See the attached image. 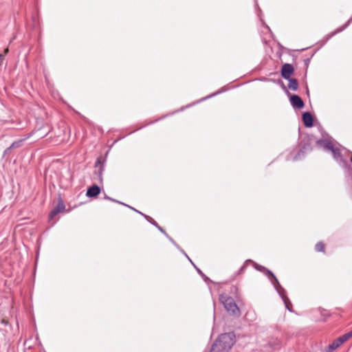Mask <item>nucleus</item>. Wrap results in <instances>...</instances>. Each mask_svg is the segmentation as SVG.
<instances>
[{
    "label": "nucleus",
    "mask_w": 352,
    "mask_h": 352,
    "mask_svg": "<svg viewBox=\"0 0 352 352\" xmlns=\"http://www.w3.org/2000/svg\"><path fill=\"white\" fill-rule=\"evenodd\" d=\"M311 150L310 144L309 143H305L302 146V148L299 151L298 153L295 156L294 160H297L300 159L301 155H304L305 153L309 152Z\"/></svg>",
    "instance_id": "obj_12"
},
{
    "label": "nucleus",
    "mask_w": 352,
    "mask_h": 352,
    "mask_svg": "<svg viewBox=\"0 0 352 352\" xmlns=\"http://www.w3.org/2000/svg\"><path fill=\"white\" fill-rule=\"evenodd\" d=\"M124 204V206H126V207H129V205H127V204ZM129 208H131V209H132V210H135V208H132V207H131V206H129Z\"/></svg>",
    "instance_id": "obj_27"
},
{
    "label": "nucleus",
    "mask_w": 352,
    "mask_h": 352,
    "mask_svg": "<svg viewBox=\"0 0 352 352\" xmlns=\"http://www.w3.org/2000/svg\"><path fill=\"white\" fill-rule=\"evenodd\" d=\"M254 263H255L254 261H253L251 259H248L245 261V263H243V266L240 268V270H239V274H241L243 272V271L245 270V268L247 267L248 266V263H252L253 265H254Z\"/></svg>",
    "instance_id": "obj_15"
},
{
    "label": "nucleus",
    "mask_w": 352,
    "mask_h": 352,
    "mask_svg": "<svg viewBox=\"0 0 352 352\" xmlns=\"http://www.w3.org/2000/svg\"><path fill=\"white\" fill-rule=\"evenodd\" d=\"M278 293L281 296L283 300L284 301V303L285 305L286 308L289 311H292V309L289 307V305H291V302L288 297L285 295V289L281 286V287H279L276 289Z\"/></svg>",
    "instance_id": "obj_8"
},
{
    "label": "nucleus",
    "mask_w": 352,
    "mask_h": 352,
    "mask_svg": "<svg viewBox=\"0 0 352 352\" xmlns=\"http://www.w3.org/2000/svg\"><path fill=\"white\" fill-rule=\"evenodd\" d=\"M184 254H185V256H186L188 258V256H187V254H186V252H184Z\"/></svg>",
    "instance_id": "obj_36"
},
{
    "label": "nucleus",
    "mask_w": 352,
    "mask_h": 352,
    "mask_svg": "<svg viewBox=\"0 0 352 352\" xmlns=\"http://www.w3.org/2000/svg\"><path fill=\"white\" fill-rule=\"evenodd\" d=\"M289 84L288 87L289 89L296 91L298 89V83L296 79L295 78H289Z\"/></svg>",
    "instance_id": "obj_13"
},
{
    "label": "nucleus",
    "mask_w": 352,
    "mask_h": 352,
    "mask_svg": "<svg viewBox=\"0 0 352 352\" xmlns=\"http://www.w3.org/2000/svg\"><path fill=\"white\" fill-rule=\"evenodd\" d=\"M235 342L233 332L221 334L212 345L210 352H228Z\"/></svg>",
    "instance_id": "obj_2"
},
{
    "label": "nucleus",
    "mask_w": 352,
    "mask_h": 352,
    "mask_svg": "<svg viewBox=\"0 0 352 352\" xmlns=\"http://www.w3.org/2000/svg\"><path fill=\"white\" fill-rule=\"evenodd\" d=\"M218 93H219V92L215 93V94H213L212 95H211V96H208V98L212 97V96H215V95H217Z\"/></svg>",
    "instance_id": "obj_30"
},
{
    "label": "nucleus",
    "mask_w": 352,
    "mask_h": 352,
    "mask_svg": "<svg viewBox=\"0 0 352 352\" xmlns=\"http://www.w3.org/2000/svg\"><path fill=\"white\" fill-rule=\"evenodd\" d=\"M294 72V67L291 64L285 63L283 65L281 75L285 79H289Z\"/></svg>",
    "instance_id": "obj_4"
},
{
    "label": "nucleus",
    "mask_w": 352,
    "mask_h": 352,
    "mask_svg": "<svg viewBox=\"0 0 352 352\" xmlns=\"http://www.w3.org/2000/svg\"><path fill=\"white\" fill-rule=\"evenodd\" d=\"M351 21H352V17L351 19H349V20L347 21V23L344 25L342 26L341 28H338L335 32H333L331 34V36L343 31L349 25V23Z\"/></svg>",
    "instance_id": "obj_14"
},
{
    "label": "nucleus",
    "mask_w": 352,
    "mask_h": 352,
    "mask_svg": "<svg viewBox=\"0 0 352 352\" xmlns=\"http://www.w3.org/2000/svg\"><path fill=\"white\" fill-rule=\"evenodd\" d=\"M302 118L306 127H311L313 126V117L309 112L303 113Z\"/></svg>",
    "instance_id": "obj_9"
},
{
    "label": "nucleus",
    "mask_w": 352,
    "mask_h": 352,
    "mask_svg": "<svg viewBox=\"0 0 352 352\" xmlns=\"http://www.w3.org/2000/svg\"><path fill=\"white\" fill-rule=\"evenodd\" d=\"M107 199H110V200H111V201H116V202H118V203H119V204H122V203H121V202H120V201H116L115 199H111L110 197H107Z\"/></svg>",
    "instance_id": "obj_24"
},
{
    "label": "nucleus",
    "mask_w": 352,
    "mask_h": 352,
    "mask_svg": "<svg viewBox=\"0 0 352 352\" xmlns=\"http://www.w3.org/2000/svg\"><path fill=\"white\" fill-rule=\"evenodd\" d=\"M188 258L189 259V261H190V263H192V261L191 259H190L189 258Z\"/></svg>",
    "instance_id": "obj_32"
},
{
    "label": "nucleus",
    "mask_w": 352,
    "mask_h": 352,
    "mask_svg": "<svg viewBox=\"0 0 352 352\" xmlns=\"http://www.w3.org/2000/svg\"><path fill=\"white\" fill-rule=\"evenodd\" d=\"M135 211H136L137 212H138V213L141 214L142 215H143L148 221H151L152 223H153L155 226H156L158 228V229L162 232V229L160 226H157L156 222L152 218H151L150 217H148V216L142 213L141 212H140V211H138L137 210H135Z\"/></svg>",
    "instance_id": "obj_16"
},
{
    "label": "nucleus",
    "mask_w": 352,
    "mask_h": 352,
    "mask_svg": "<svg viewBox=\"0 0 352 352\" xmlns=\"http://www.w3.org/2000/svg\"><path fill=\"white\" fill-rule=\"evenodd\" d=\"M3 59V56L2 54H0V61Z\"/></svg>",
    "instance_id": "obj_29"
},
{
    "label": "nucleus",
    "mask_w": 352,
    "mask_h": 352,
    "mask_svg": "<svg viewBox=\"0 0 352 352\" xmlns=\"http://www.w3.org/2000/svg\"><path fill=\"white\" fill-rule=\"evenodd\" d=\"M220 300L223 303L225 309L230 314L237 316H239V309L232 298L226 297L221 295L220 296Z\"/></svg>",
    "instance_id": "obj_3"
},
{
    "label": "nucleus",
    "mask_w": 352,
    "mask_h": 352,
    "mask_svg": "<svg viewBox=\"0 0 352 352\" xmlns=\"http://www.w3.org/2000/svg\"><path fill=\"white\" fill-rule=\"evenodd\" d=\"M100 192V188L97 185H94L87 189L86 195L89 197H95Z\"/></svg>",
    "instance_id": "obj_10"
},
{
    "label": "nucleus",
    "mask_w": 352,
    "mask_h": 352,
    "mask_svg": "<svg viewBox=\"0 0 352 352\" xmlns=\"http://www.w3.org/2000/svg\"><path fill=\"white\" fill-rule=\"evenodd\" d=\"M344 342L347 341L349 339L352 338V330L348 333H344V335L340 336Z\"/></svg>",
    "instance_id": "obj_18"
},
{
    "label": "nucleus",
    "mask_w": 352,
    "mask_h": 352,
    "mask_svg": "<svg viewBox=\"0 0 352 352\" xmlns=\"http://www.w3.org/2000/svg\"><path fill=\"white\" fill-rule=\"evenodd\" d=\"M23 141V140H20L14 142L8 149L10 150V149H12L14 148L20 147L22 144Z\"/></svg>",
    "instance_id": "obj_17"
},
{
    "label": "nucleus",
    "mask_w": 352,
    "mask_h": 352,
    "mask_svg": "<svg viewBox=\"0 0 352 352\" xmlns=\"http://www.w3.org/2000/svg\"><path fill=\"white\" fill-rule=\"evenodd\" d=\"M263 274H265L269 278L272 279L275 277V275L273 274V272L268 269H266Z\"/></svg>",
    "instance_id": "obj_22"
},
{
    "label": "nucleus",
    "mask_w": 352,
    "mask_h": 352,
    "mask_svg": "<svg viewBox=\"0 0 352 352\" xmlns=\"http://www.w3.org/2000/svg\"><path fill=\"white\" fill-rule=\"evenodd\" d=\"M188 258L189 259V261H190V263H192V261L191 259H190L189 258Z\"/></svg>",
    "instance_id": "obj_33"
},
{
    "label": "nucleus",
    "mask_w": 352,
    "mask_h": 352,
    "mask_svg": "<svg viewBox=\"0 0 352 352\" xmlns=\"http://www.w3.org/2000/svg\"><path fill=\"white\" fill-rule=\"evenodd\" d=\"M188 258L189 259V261H190V263H192V261L191 259H190L189 258Z\"/></svg>",
    "instance_id": "obj_34"
},
{
    "label": "nucleus",
    "mask_w": 352,
    "mask_h": 352,
    "mask_svg": "<svg viewBox=\"0 0 352 352\" xmlns=\"http://www.w3.org/2000/svg\"><path fill=\"white\" fill-rule=\"evenodd\" d=\"M254 268H255L256 270H258V271H259V272H263V273H264V272H265V270H266V269H267V268H266V267H265L264 266L260 265L257 264L256 263H254Z\"/></svg>",
    "instance_id": "obj_19"
},
{
    "label": "nucleus",
    "mask_w": 352,
    "mask_h": 352,
    "mask_svg": "<svg viewBox=\"0 0 352 352\" xmlns=\"http://www.w3.org/2000/svg\"><path fill=\"white\" fill-rule=\"evenodd\" d=\"M344 343L340 337H338L333 341L328 346V351L330 352L338 349L341 344Z\"/></svg>",
    "instance_id": "obj_11"
},
{
    "label": "nucleus",
    "mask_w": 352,
    "mask_h": 352,
    "mask_svg": "<svg viewBox=\"0 0 352 352\" xmlns=\"http://www.w3.org/2000/svg\"><path fill=\"white\" fill-rule=\"evenodd\" d=\"M272 283L274 285V286L276 289L279 288V287H281V285L279 283V282H278V279L276 278V276L272 279Z\"/></svg>",
    "instance_id": "obj_21"
},
{
    "label": "nucleus",
    "mask_w": 352,
    "mask_h": 352,
    "mask_svg": "<svg viewBox=\"0 0 352 352\" xmlns=\"http://www.w3.org/2000/svg\"><path fill=\"white\" fill-rule=\"evenodd\" d=\"M124 204V206H126V207H129V205H127V204ZM129 208H131V209H132V210H135V208H132V207H131V206H129Z\"/></svg>",
    "instance_id": "obj_26"
},
{
    "label": "nucleus",
    "mask_w": 352,
    "mask_h": 352,
    "mask_svg": "<svg viewBox=\"0 0 352 352\" xmlns=\"http://www.w3.org/2000/svg\"><path fill=\"white\" fill-rule=\"evenodd\" d=\"M317 144L322 147L327 151H331L334 159L337 162H342L343 165L348 166L350 175V182L352 184V157L350 158L349 163L343 160L340 150L335 147L333 142L329 139H321L316 142Z\"/></svg>",
    "instance_id": "obj_1"
},
{
    "label": "nucleus",
    "mask_w": 352,
    "mask_h": 352,
    "mask_svg": "<svg viewBox=\"0 0 352 352\" xmlns=\"http://www.w3.org/2000/svg\"><path fill=\"white\" fill-rule=\"evenodd\" d=\"M280 342L277 339L270 340L265 346L266 348L265 351L266 352H273L274 350L280 349Z\"/></svg>",
    "instance_id": "obj_5"
},
{
    "label": "nucleus",
    "mask_w": 352,
    "mask_h": 352,
    "mask_svg": "<svg viewBox=\"0 0 352 352\" xmlns=\"http://www.w3.org/2000/svg\"><path fill=\"white\" fill-rule=\"evenodd\" d=\"M124 204V206H126V207H129V205H127V204ZM129 208H131V209H132V210H135V208H132V207H131V206H129Z\"/></svg>",
    "instance_id": "obj_25"
},
{
    "label": "nucleus",
    "mask_w": 352,
    "mask_h": 352,
    "mask_svg": "<svg viewBox=\"0 0 352 352\" xmlns=\"http://www.w3.org/2000/svg\"><path fill=\"white\" fill-rule=\"evenodd\" d=\"M65 206L64 203L62 201H60L57 206L51 211L49 214L50 220H52L54 217L57 215L59 212H63L65 210Z\"/></svg>",
    "instance_id": "obj_6"
},
{
    "label": "nucleus",
    "mask_w": 352,
    "mask_h": 352,
    "mask_svg": "<svg viewBox=\"0 0 352 352\" xmlns=\"http://www.w3.org/2000/svg\"><path fill=\"white\" fill-rule=\"evenodd\" d=\"M290 102L293 107L297 109H302L305 105L302 100L297 95L291 96Z\"/></svg>",
    "instance_id": "obj_7"
},
{
    "label": "nucleus",
    "mask_w": 352,
    "mask_h": 352,
    "mask_svg": "<svg viewBox=\"0 0 352 352\" xmlns=\"http://www.w3.org/2000/svg\"><path fill=\"white\" fill-rule=\"evenodd\" d=\"M100 163V160H98L96 162V166H97Z\"/></svg>",
    "instance_id": "obj_28"
},
{
    "label": "nucleus",
    "mask_w": 352,
    "mask_h": 352,
    "mask_svg": "<svg viewBox=\"0 0 352 352\" xmlns=\"http://www.w3.org/2000/svg\"><path fill=\"white\" fill-rule=\"evenodd\" d=\"M315 250L317 252H324V243H316V245L315 246Z\"/></svg>",
    "instance_id": "obj_20"
},
{
    "label": "nucleus",
    "mask_w": 352,
    "mask_h": 352,
    "mask_svg": "<svg viewBox=\"0 0 352 352\" xmlns=\"http://www.w3.org/2000/svg\"><path fill=\"white\" fill-rule=\"evenodd\" d=\"M184 254H185V256H186L188 258V256H187V254H186V252H184Z\"/></svg>",
    "instance_id": "obj_35"
},
{
    "label": "nucleus",
    "mask_w": 352,
    "mask_h": 352,
    "mask_svg": "<svg viewBox=\"0 0 352 352\" xmlns=\"http://www.w3.org/2000/svg\"><path fill=\"white\" fill-rule=\"evenodd\" d=\"M102 170H103V169L101 168L100 169V174H101V173H102Z\"/></svg>",
    "instance_id": "obj_31"
},
{
    "label": "nucleus",
    "mask_w": 352,
    "mask_h": 352,
    "mask_svg": "<svg viewBox=\"0 0 352 352\" xmlns=\"http://www.w3.org/2000/svg\"><path fill=\"white\" fill-rule=\"evenodd\" d=\"M197 272L204 278V280H209V278L197 267H196Z\"/></svg>",
    "instance_id": "obj_23"
}]
</instances>
